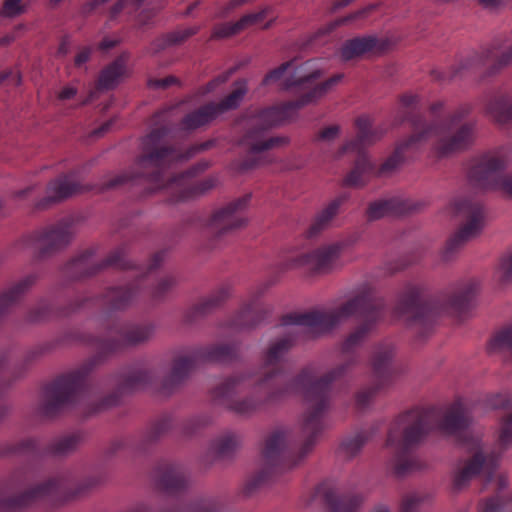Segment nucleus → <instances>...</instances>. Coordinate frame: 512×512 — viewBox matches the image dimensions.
Instances as JSON below:
<instances>
[{
    "mask_svg": "<svg viewBox=\"0 0 512 512\" xmlns=\"http://www.w3.org/2000/svg\"><path fill=\"white\" fill-rule=\"evenodd\" d=\"M24 10L25 5L23 4V0H5L3 13L6 16H15L24 12Z\"/></svg>",
    "mask_w": 512,
    "mask_h": 512,
    "instance_id": "12",
    "label": "nucleus"
},
{
    "mask_svg": "<svg viewBox=\"0 0 512 512\" xmlns=\"http://www.w3.org/2000/svg\"><path fill=\"white\" fill-rule=\"evenodd\" d=\"M472 139V130L469 127L462 128L458 134L448 143H443L439 147L441 153L446 154L464 148Z\"/></svg>",
    "mask_w": 512,
    "mask_h": 512,
    "instance_id": "4",
    "label": "nucleus"
},
{
    "mask_svg": "<svg viewBox=\"0 0 512 512\" xmlns=\"http://www.w3.org/2000/svg\"><path fill=\"white\" fill-rule=\"evenodd\" d=\"M194 33L193 30H187L185 31L184 33L181 34V36L179 37H176L173 41L174 42H178V41H182L184 40L186 37H188L189 35H192Z\"/></svg>",
    "mask_w": 512,
    "mask_h": 512,
    "instance_id": "22",
    "label": "nucleus"
},
{
    "mask_svg": "<svg viewBox=\"0 0 512 512\" xmlns=\"http://www.w3.org/2000/svg\"><path fill=\"white\" fill-rule=\"evenodd\" d=\"M125 74L126 68L123 62H116L102 73L100 81L104 86H111Z\"/></svg>",
    "mask_w": 512,
    "mask_h": 512,
    "instance_id": "7",
    "label": "nucleus"
},
{
    "mask_svg": "<svg viewBox=\"0 0 512 512\" xmlns=\"http://www.w3.org/2000/svg\"><path fill=\"white\" fill-rule=\"evenodd\" d=\"M484 226V217L482 214H477L471 217L469 222L459 231L456 239L461 241L468 240L476 236Z\"/></svg>",
    "mask_w": 512,
    "mask_h": 512,
    "instance_id": "6",
    "label": "nucleus"
},
{
    "mask_svg": "<svg viewBox=\"0 0 512 512\" xmlns=\"http://www.w3.org/2000/svg\"><path fill=\"white\" fill-rule=\"evenodd\" d=\"M76 188L68 178L58 179L48 187V193L53 200L66 198L75 192Z\"/></svg>",
    "mask_w": 512,
    "mask_h": 512,
    "instance_id": "5",
    "label": "nucleus"
},
{
    "mask_svg": "<svg viewBox=\"0 0 512 512\" xmlns=\"http://www.w3.org/2000/svg\"><path fill=\"white\" fill-rule=\"evenodd\" d=\"M329 256V251L326 250H318L309 255H304L301 257L300 261L297 265H304L310 263L320 264L326 260Z\"/></svg>",
    "mask_w": 512,
    "mask_h": 512,
    "instance_id": "11",
    "label": "nucleus"
},
{
    "mask_svg": "<svg viewBox=\"0 0 512 512\" xmlns=\"http://www.w3.org/2000/svg\"><path fill=\"white\" fill-rule=\"evenodd\" d=\"M76 94V89L72 86H67V87H64L60 92H59V98L63 99V100H67V99H71L75 96Z\"/></svg>",
    "mask_w": 512,
    "mask_h": 512,
    "instance_id": "16",
    "label": "nucleus"
},
{
    "mask_svg": "<svg viewBox=\"0 0 512 512\" xmlns=\"http://www.w3.org/2000/svg\"><path fill=\"white\" fill-rule=\"evenodd\" d=\"M218 221L224 227L236 228V227H240L241 225H243L246 221V218L242 214L236 212V210L229 209V210L221 213Z\"/></svg>",
    "mask_w": 512,
    "mask_h": 512,
    "instance_id": "8",
    "label": "nucleus"
},
{
    "mask_svg": "<svg viewBox=\"0 0 512 512\" xmlns=\"http://www.w3.org/2000/svg\"><path fill=\"white\" fill-rule=\"evenodd\" d=\"M277 441H278V438H277V437H275V438H273V439H271V440L269 441V443H268V448H269V450H273V449L275 448V446H276V442H277Z\"/></svg>",
    "mask_w": 512,
    "mask_h": 512,
    "instance_id": "25",
    "label": "nucleus"
},
{
    "mask_svg": "<svg viewBox=\"0 0 512 512\" xmlns=\"http://www.w3.org/2000/svg\"><path fill=\"white\" fill-rule=\"evenodd\" d=\"M337 133H338L337 127H329L322 132L321 136L324 139H331L332 137L337 135Z\"/></svg>",
    "mask_w": 512,
    "mask_h": 512,
    "instance_id": "20",
    "label": "nucleus"
},
{
    "mask_svg": "<svg viewBox=\"0 0 512 512\" xmlns=\"http://www.w3.org/2000/svg\"><path fill=\"white\" fill-rule=\"evenodd\" d=\"M270 10L268 8H262L257 11L248 13L244 15L239 21L234 24H229L223 33V35H231L235 34L241 30L247 29L249 27L257 26L261 28H266L269 25V22H265Z\"/></svg>",
    "mask_w": 512,
    "mask_h": 512,
    "instance_id": "2",
    "label": "nucleus"
},
{
    "mask_svg": "<svg viewBox=\"0 0 512 512\" xmlns=\"http://www.w3.org/2000/svg\"><path fill=\"white\" fill-rule=\"evenodd\" d=\"M483 460L484 459H483L482 455H476V457H475V463L476 464L472 463L468 467L467 473H475L478 470V468L482 465Z\"/></svg>",
    "mask_w": 512,
    "mask_h": 512,
    "instance_id": "18",
    "label": "nucleus"
},
{
    "mask_svg": "<svg viewBox=\"0 0 512 512\" xmlns=\"http://www.w3.org/2000/svg\"><path fill=\"white\" fill-rule=\"evenodd\" d=\"M213 114L214 113H208L206 111L205 112H198V113L188 117L187 125L189 127H195V126H198V125H202L205 122H207L209 120V118L212 117Z\"/></svg>",
    "mask_w": 512,
    "mask_h": 512,
    "instance_id": "13",
    "label": "nucleus"
},
{
    "mask_svg": "<svg viewBox=\"0 0 512 512\" xmlns=\"http://www.w3.org/2000/svg\"><path fill=\"white\" fill-rule=\"evenodd\" d=\"M485 6H493L499 3L500 0H479Z\"/></svg>",
    "mask_w": 512,
    "mask_h": 512,
    "instance_id": "23",
    "label": "nucleus"
},
{
    "mask_svg": "<svg viewBox=\"0 0 512 512\" xmlns=\"http://www.w3.org/2000/svg\"><path fill=\"white\" fill-rule=\"evenodd\" d=\"M500 188L507 196L512 197V178L504 179L500 183Z\"/></svg>",
    "mask_w": 512,
    "mask_h": 512,
    "instance_id": "17",
    "label": "nucleus"
},
{
    "mask_svg": "<svg viewBox=\"0 0 512 512\" xmlns=\"http://www.w3.org/2000/svg\"><path fill=\"white\" fill-rule=\"evenodd\" d=\"M245 93H246L245 82H239L237 84V87L235 88V90L220 105L219 110L223 111L226 109H231V108L236 107L243 99V96L245 95Z\"/></svg>",
    "mask_w": 512,
    "mask_h": 512,
    "instance_id": "9",
    "label": "nucleus"
},
{
    "mask_svg": "<svg viewBox=\"0 0 512 512\" xmlns=\"http://www.w3.org/2000/svg\"><path fill=\"white\" fill-rule=\"evenodd\" d=\"M277 145V140L275 139H270L269 141H267L262 147H255V150H260V149H264V148H269V147H273Z\"/></svg>",
    "mask_w": 512,
    "mask_h": 512,
    "instance_id": "21",
    "label": "nucleus"
},
{
    "mask_svg": "<svg viewBox=\"0 0 512 512\" xmlns=\"http://www.w3.org/2000/svg\"><path fill=\"white\" fill-rule=\"evenodd\" d=\"M341 79V76H336L328 81H326L320 88H317L314 91V94L317 96H321L324 92H326L329 88H331L333 85H335L337 82H339Z\"/></svg>",
    "mask_w": 512,
    "mask_h": 512,
    "instance_id": "15",
    "label": "nucleus"
},
{
    "mask_svg": "<svg viewBox=\"0 0 512 512\" xmlns=\"http://www.w3.org/2000/svg\"><path fill=\"white\" fill-rule=\"evenodd\" d=\"M511 334H512V330H507V331L503 332V334H502L503 340L511 341L512 340Z\"/></svg>",
    "mask_w": 512,
    "mask_h": 512,
    "instance_id": "24",
    "label": "nucleus"
},
{
    "mask_svg": "<svg viewBox=\"0 0 512 512\" xmlns=\"http://www.w3.org/2000/svg\"><path fill=\"white\" fill-rule=\"evenodd\" d=\"M319 69L313 62H306L299 66L289 63L273 71L266 77L267 83H277L279 87L286 88L292 84H302L318 77Z\"/></svg>",
    "mask_w": 512,
    "mask_h": 512,
    "instance_id": "1",
    "label": "nucleus"
},
{
    "mask_svg": "<svg viewBox=\"0 0 512 512\" xmlns=\"http://www.w3.org/2000/svg\"><path fill=\"white\" fill-rule=\"evenodd\" d=\"M427 429L423 424H417L416 426L412 427L409 431L406 433V441L411 443L418 441L422 435L426 433Z\"/></svg>",
    "mask_w": 512,
    "mask_h": 512,
    "instance_id": "14",
    "label": "nucleus"
},
{
    "mask_svg": "<svg viewBox=\"0 0 512 512\" xmlns=\"http://www.w3.org/2000/svg\"><path fill=\"white\" fill-rule=\"evenodd\" d=\"M512 276V252L505 257L497 269V278L500 282H507Z\"/></svg>",
    "mask_w": 512,
    "mask_h": 512,
    "instance_id": "10",
    "label": "nucleus"
},
{
    "mask_svg": "<svg viewBox=\"0 0 512 512\" xmlns=\"http://www.w3.org/2000/svg\"><path fill=\"white\" fill-rule=\"evenodd\" d=\"M375 46L373 39H355L348 42L342 49V56L350 59L354 56L370 51Z\"/></svg>",
    "mask_w": 512,
    "mask_h": 512,
    "instance_id": "3",
    "label": "nucleus"
},
{
    "mask_svg": "<svg viewBox=\"0 0 512 512\" xmlns=\"http://www.w3.org/2000/svg\"><path fill=\"white\" fill-rule=\"evenodd\" d=\"M382 512H387V511H382Z\"/></svg>",
    "mask_w": 512,
    "mask_h": 512,
    "instance_id": "26",
    "label": "nucleus"
},
{
    "mask_svg": "<svg viewBox=\"0 0 512 512\" xmlns=\"http://www.w3.org/2000/svg\"><path fill=\"white\" fill-rule=\"evenodd\" d=\"M89 56H90V51L88 49H84V50L80 51L78 53V55L76 56V63L82 64V63L86 62L88 60Z\"/></svg>",
    "mask_w": 512,
    "mask_h": 512,
    "instance_id": "19",
    "label": "nucleus"
}]
</instances>
